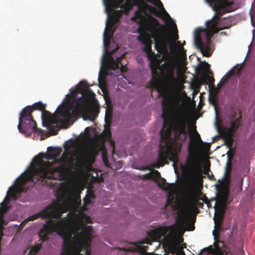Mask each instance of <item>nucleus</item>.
<instances>
[{
    "label": "nucleus",
    "mask_w": 255,
    "mask_h": 255,
    "mask_svg": "<svg viewBox=\"0 0 255 255\" xmlns=\"http://www.w3.org/2000/svg\"><path fill=\"white\" fill-rule=\"evenodd\" d=\"M64 205L55 202L48 205L41 211L30 216L26 219L33 221L39 218L48 219L38 232L42 242L47 241L49 236L53 233L57 234L63 240L62 255H79L84 249L86 255H90L91 242L94 233L91 226H82L75 224L72 229L69 227L70 213L67 217L62 218L64 212Z\"/></svg>",
    "instance_id": "nucleus-1"
},
{
    "label": "nucleus",
    "mask_w": 255,
    "mask_h": 255,
    "mask_svg": "<svg viewBox=\"0 0 255 255\" xmlns=\"http://www.w3.org/2000/svg\"><path fill=\"white\" fill-rule=\"evenodd\" d=\"M76 93L81 94L80 97H74L77 101L75 105L68 106L62 105L58 107L56 112L57 115H52L45 110L46 105L40 102L28 106L21 111L19 117L17 128L19 132L24 134H31L32 132H42V129L37 127V124L32 115L34 110H39L41 113L43 126L49 130L59 123H62V118L65 122H69L73 117H76L83 112L88 103L89 97L94 95V92L89 88L88 83L85 80L80 81L76 86Z\"/></svg>",
    "instance_id": "nucleus-2"
},
{
    "label": "nucleus",
    "mask_w": 255,
    "mask_h": 255,
    "mask_svg": "<svg viewBox=\"0 0 255 255\" xmlns=\"http://www.w3.org/2000/svg\"><path fill=\"white\" fill-rule=\"evenodd\" d=\"M146 0L156 6L160 11L154 7L144 3L139 7L138 10L135 12L132 20L137 22L140 27L146 31L139 34L137 40L144 45L142 50L148 55L154 54L151 49V38L155 41V48L157 51L167 52L168 37L164 31V25H160L157 19L150 14H147L146 11H148L158 17H161V14L167 18L171 17L165 9L160 0Z\"/></svg>",
    "instance_id": "nucleus-3"
},
{
    "label": "nucleus",
    "mask_w": 255,
    "mask_h": 255,
    "mask_svg": "<svg viewBox=\"0 0 255 255\" xmlns=\"http://www.w3.org/2000/svg\"><path fill=\"white\" fill-rule=\"evenodd\" d=\"M70 145H65V151L61 157L55 161H45L40 158L36 157L34 163L28 169L22 177L20 184L21 189L25 182L32 180L39 181V184L51 186V180H60L73 168L74 159L69 149Z\"/></svg>",
    "instance_id": "nucleus-4"
},
{
    "label": "nucleus",
    "mask_w": 255,
    "mask_h": 255,
    "mask_svg": "<svg viewBox=\"0 0 255 255\" xmlns=\"http://www.w3.org/2000/svg\"><path fill=\"white\" fill-rule=\"evenodd\" d=\"M215 11V16L206 22L208 28H198L195 32L194 43L200 49L204 56L209 57L211 55V38L214 34L219 31L228 29L231 26L228 18L220 20L221 17L226 12L233 11L232 5L233 2L227 0H206Z\"/></svg>",
    "instance_id": "nucleus-5"
},
{
    "label": "nucleus",
    "mask_w": 255,
    "mask_h": 255,
    "mask_svg": "<svg viewBox=\"0 0 255 255\" xmlns=\"http://www.w3.org/2000/svg\"><path fill=\"white\" fill-rule=\"evenodd\" d=\"M158 93L163 97L162 100L163 125L160 131V144L159 146V154L157 161L152 164V167L159 168L167 163V156L170 153V140L172 128L168 120L172 111L171 103L168 96L164 94L163 89L159 88Z\"/></svg>",
    "instance_id": "nucleus-6"
},
{
    "label": "nucleus",
    "mask_w": 255,
    "mask_h": 255,
    "mask_svg": "<svg viewBox=\"0 0 255 255\" xmlns=\"http://www.w3.org/2000/svg\"><path fill=\"white\" fill-rule=\"evenodd\" d=\"M160 53H166L161 59L153 58L150 61V67L151 70L152 78L151 81L152 86L157 88L159 85V79L157 77L159 72L163 77L166 83L169 86H172L175 83L174 77V70L176 66V61L175 58L171 56L167 52H158Z\"/></svg>",
    "instance_id": "nucleus-7"
},
{
    "label": "nucleus",
    "mask_w": 255,
    "mask_h": 255,
    "mask_svg": "<svg viewBox=\"0 0 255 255\" xmlns=\"http://www.w3.org/2000/svg\"><path fill=\"white\" fill-rule=\"evenodd\" d=\"M174 225L158 228L147 232L148 238L144 239L141 242L133 243L132 246L128 249L122 248L121 250L138 252L141 255H150V253L146 252L148 247L142 246V244L151 245L153 241H160L162 237L171 238L174 236Z\"/></svg>",
    "instance_id": "nucleus-8"
},
{
    "label": "nucleus",
    "mask_w": 255,
    "mask_h": 255,
    "mask_svg": "<svg viewBox=\"0 0 255 255\" xmlns=\"http://www.w3.org/2000/svg\"><path fill=\"white\" fill-rule=\"evenodd\" d=\"M226 116L230 121V127L223 128L220 131V132L225 144L230 150H231L234 143L233 137L239 127L242 125L243 119L241 112H239L237 118V111L233 105H231L227 108Z\"/></svg>",
    "instance_id": "nucleus-9"
},
{
    "label": "nucleus",
    "mask_w": 255,
    "mask_h": 255,
    "mask_svg": "<svg viewBox=\"0 0 255 255\" xmlns=\"http://www.w3.org/2000/svg\"><path fill=\"white\" fill-rule=\"evenodd\" d=\"M232 165L230 161L227 163L224 176L218 180V183L215 185L218 192L217 200L215 206V211H223L227 203L230 194V187L231 183V174Z\"/></svg>",
    "instance_id": "nucleus-10"
},
{
    "label": "nucleus",
    "mask_w": 255,
    "mask_h": 255,
    "mask_svg": "<svg viewBox=\"0 0 255 255\" xmlns=\"http://www.w3.org/2000/svg\"><path fill=\"white\" fill-rule=\"evenodd\" d=\"M195 136L190 133V142L188 146V155L185 162L188 170L196 179L202 176L201 166L198 155L196 152V140L202 141L200 134L196 129H194Z\"/></svg>",
    "instance_id": "nucleus-11"
},
{
    "label": "nucleus",
    "mask_w": 255,
    "mask_h": 255,
    "mask_svg": "<svg viewBox=\"0 0 255 255\" xmlns=\"http://www.w3.org/2000/svg\"><path fill=\"white\" fill-rule=\"evenodd\" d=\"M106 11L108 15V20L107 22V27L104 33V44L105 47H108L110 45V41L114 31H111L114 25L117 23L122 16L123 11L122 9L116 10L114 8L112 5L105 1Z\"/></svg>",
    "instance_id": "nucleus-12"
},
{
    "label": "nucleus",
    "mask_w": 255,
    "mask_h": 255,
    "mask_svg": "<svg viewBox=\"0 0 255 255\" xmlns=\"http://www.w3.org/2000/svg\"><path fill=\"white\" fill-rule=\"evenodd\" d=\"M186 123V119L183 115H179L174 121L173 128L174 138V140L179 144L180 147L182 146V143L187 137Z\"/></svg>",
    "instance_id": "nucleus-13"
},
{
    "label": "nucleus",
    "mask_w": 255,
    "mask_h": 255,
    "mask_svg": "<svg viewBox=\"0 0 255 255\" xmlns=\"http://www.w3.org/2000/svg\"><path fill=\"white\" fill-rule=\"evenodd\" d=\"M26 173H27V171L25 173L21 174V175L16 179V189H12L7 192V196L5 197L4 201L2 202V203H3V208H4L5 206L6 207H7V205L8 204L10 200L11 199H13L14 200L16 199L17 192L22 193V192H25L26 191V189L24 186L28 182H32L34 183V184H35L37 182H39V181H36V179L35 180V181H32V180L28 181L22 185V188L21 189L19 186L20 184L21 183V181H22V177L24 176H25V175L26 174Z\"/></svg>",
    "instance_id": "nucleus-14"
},
{
    "label": "nucleus",
    "mask_w": 255,
    "mask_h": 255,
    "mask_svg": "<svg viewBox=\"0 0 255 255\" xmlns=\"http://www.w3.org/2000/svg\"><path fill=\"white\" fill-rule=\"evenodd\" d=\"M215 242L213 245L204 248V250H208V254L212 255H232L224 242L217 239L215 231L213 232Z\"/></svg>",
    "instance_id": "nucleus-15"
},
{
    "label": "nucleus",
    "mask_w": 255,
    "mask_h": 255,
    "mask_svg": "<svg viewBox=\"0 0 255 255\" xmlns=\"http://www.w3.org/2000/svg\"><path fill=\"white\" fill-rule=\"evenodd\" d=\"M76 155L77 157L75 166L77 168L82 169L91 166L95 161L94 155L90 152H85L82 153L79 157L76 152Z\"/></svg>",
    "instance_id": "nucleus-16"
},
{
    "label": "nucleus",
    "mask_w": 255,
    "mask_h": 255,
    "mask_svg": "<svg viewBox=\"0 0 255 255\" xmlns=\"http://www.w3.org/2000/svg\"><path fill=\"white\" fill-rule=\"evenodd\" d=\"M62 152V150L60 147H48L47 148L46 153H42L39 154L40 156H37L34 157L33 160V162L31 163V166L29 169L34 163V160L36 157L40 158L42 160V159H45L46 160H53V161H55L57 159H58V157H59Z\"/></svg>",
    "instance_id": "nucleus-17"
},
{
    "label": "nucleus",
    "mask_w": 255,
    "mask_h": 255,
    "mask_svg": "<svg viewBox=\"0 0 255 255\" xmlns=\"http://www.w3.org/2000/svg\"><path fill=\"white\" fill-rule=\"evenodd\" d=\"M117 49L112 51L110 54L106 56L104 60V62L106 64L108 68L112 70H115L119 68L120 64H121V71L124 72L126 70V67L123 65L121 63V60L124 58L125 55H123L121 57L117 58L116 60H115L113 57L111 55L113 54Z\"/></svg>",
    "instance_id": "nucleus-18"
},
{
    "label": "nucleus",
    "mask_w": 255,
    "mask_h": 255,
    "mask_svg": "<svg viewBox=\"0 0 255 255\" xmlns=\"http://www.w3.org/2000/svg\"><path fill=\"white\" fill-rule=\"evenodd\" d=\"M152 179L155 180L158 186L165 191H170L171 190V186L170 184L166 182V180L161 177L160 173L158 171L154 170L152 171Z\"/></svg>",
    "instance_id": "nucleus-19"
},
{
    "label": "nucleus",
    "mask_w": 255,
    "mask_h": 255,
    "mask_svg": "<svg viewBox=\"0 0 255 255\" xmlns=\"http://www.w3.org/2000/svg\"><path fill=\"white\" fill-rule=\"evenodd\" d=\"M106 2L112 5L114 8H123L128 10L131 7V5L127 0H119L118 2L107 0Z\"/></svg>",
    "instance_id": "nucleus-20"
},
{
    "label": "nucleus",
    "mask_w": 255,
    "mask_h": 255,
    "mask_svg": "<svg viewBox=\"0 0 255 255\" xmlns=\"http://www.w3.org/2000/svg\"><path fill=\"white\" fill-rule=\"evenodd\" d=\"M178 244L173 241H170L168 243V250L170 253L176 255H180V254H184L182 251H180L178 249Z\"/></svg>",
    "instance_id": "nucleus-21"
},
{
    "label": "nucleus",
    "mask_w": 255,
    "mask_h": 255,
    "mask_svg": "<svg viewBox=\"0 0 255 255\" xmlns=\"http://www.w3.org/2000/svg\"><path fill=\"white\" fill-rule=\"evenodd\" d=\"M242 68V65H237L230 72L228 73V74L230 75V77L233 76H239Z\"/></svg>",
    "instance_id": "nucleus-22"
},
{
    "label": "nucleus",
    "mask_w": 255,
    "mask_h": 255,
    "mask_svg": "<svg viewBox=\"0 0 255 255\" xmlns=\"http://www.w3.org/2000/svg\"><path fill=\"white\" fill-rule=\"evenodd\" d=\"M230 77V75L227 73L222 78V79L221 80V81L217 85V93H218L219 91V90L221 89L222 86L226 83V82L228 81Z\"/></svg>",
    "instance_id": "nucleus-23"
},
{
    "label": "nucleus",
    "mask_w": 255,
    "mask_h": 255,
    "mask_svg": "<svg viewBox=\"0 0 255 255\" xmlns=\"http://www.w3.org/2000/svg\"><path fill=\"white\" fill-rule=\"evenodd\" d=\"M171 147H170V153L168 156H167V158H168L170 160L175 162V161L178 160V155L177 153L175 152H172L171 151V148L172 146V139L171 137L170 140Z\"/></svg>",
    "instance_id": "nucleus-24"
},
{
    "label": "nucleus",
    "mask_w": 255,
    "mask_h": 255,
    "mask_svg": "<svg viewBox=\"0 0 255 255\" xmlns=\"http://www.w3.org/2000/svg\"><path fill=\"white\" fill-rule=\"evenodd\" d=\"M112 118V111L111 109H108L106 110L105 115V122L107 125H110Z\"/></svg>",
    "instance_id": "nucleus-25"
},
{
    "label": "nucleus",
    "mask_w": 255,
    "mask_h": 255,
    "mask_svg": "<svg viewBox=\"0 0 255 255\" xmlns=\"http://www.w3.org/2000/svg\"><path fill=\"white\" fill-rule=\"evenodd\" d=\"M7 210L8 207H6L5 206V207L3 208V203H1L0 208V223L3 222L4 214L7 212Z\"/></svg>",
    "instance_id": "nucleus-26"
},
{
    "label": "nucleus",
    "mask_w": 255,
    "mask_h": 255,
    "mask_svg": "<svg viewBox=\"0 0 255 255\" xmlns=\"http://www.w3.org/2000/svg\"><path fill=\"white\" fill-rule=\"evenodd\" d=\"M41 243L36 244L34 247H33L31 249L29 252L30 254L31 255H35L41 249Z\"/></svg>",
    "instance_id": "nucleus-27"
},
{
    "label": "nucleus",
    "mask_w": 255,
    "mask_h": 255,
    "mask_svg": "<svg viewBox=\"0 0 255 255\" xmlns=\"http://www.w3.org/2000/svg\"><path fill=\"white\" fill-rule=\"evenodd\" d=\"M173 33L172 34V37L173 42L174 43L179 39V36L178 35V30H177V26L174 22L173 23Z\"/></svg>",
    "instance_id": "nucleus-28"
},
{
    "label": "nucleus",
    "mask_w": 255,
    "mask_h": 255,
    "mask_svg": "<svg viewBox=\"0 0 255 255\" xmlns=\"http://www.w3.org/2000/svg\"><path fill=\"white\" fill-rule=\"evenodd\" d=\"M95 196L92 192L88 193L86 197L84 199V202L85 205L91 203V199L95 198Z\"/></svg>",
    "instance_id": "nucleus-29"
},
{
    "label": "nucleus",
    "mask_w": 255,
    "mask_h": 255,
    "mask_svg": "<svg viewBox=\"0 0 255 255\" xmlns=\"http://www.w3.org/2000/svg\"><path fill=\"white\" fill-rule=\"evenodd\" d=\"M189 211L188 208L185 209L182 212L181 218L183 222H185L188 219Z\"/></svg>",
    "instance_id": "nucleus-30"
},
{
    "label": "nucleus",
    "mask_w": 255,
    "mask_h": 255,
    "mask_svg": "<svg viewBox=\"0 0 255 255\" xmlns=\"http://www.w3.org/2000/svg\"><path fill=\"white\" fill-rule=\"evenodd\" d=\"M215 221V229L218 231H220L222 229V219L220 218L218 220L214 218Z\"/></svg>",
    "instance_id": "nucleus-31"
},
{
    "label": "nucleus",
    "mask_w": 255,
    "mask_h": 255,
    "mask_svg": "<svg viewBox=\"0 0 255 255\" xmlns=\"http://www.w3.org/2000/svg\"><path fill=\"white\" fill-rule=\"evenodd\" d=\"M209 101L211 103L215 106L217 102V94H211L209 97Z\"/></svg>",
    "instance_id": "nucleus-32"
},
{
    "label": "nucleus",
    "mask_w": 255,
    "mask_h": 255,
    "mask_svg": "<svg viewBox=\"0 0 255 255\" xmlns=\"http://www.w3.org/2000/svg\"><path fill=\"white\" fill-rule=\"evenodd\" d=\"M179 54L182 58H186V52L183 47L180 48Z\"/></svg>",
    "instance_id": "nucleus-33"
},
{
    "label": "nucleus",
    "mask_w": 255,
    "mask_h": 255,
    "mask_svg": "<svg viewBox=\"0 0 255 255\" xmlns=\"http://www.w3.org/2000/svg\"><path fill=\"white\" fill-rule=\"evenodd\" d=\"M243 180V178H242L240 182L236 185L237 187L238 188V192H241L242 191Z\"/></svg>",
    "instance_id": "nucleus-34"
},
{
    "label": "nucleus",
    "mask_w": 255,
    "mask_h": 255,
    "mask_svg": "<svg viewBox=\"0 0 255 255\" xmlns=\"http://www.w3.org/2000/svg\"><path fill=\"white\" fill-rule=\"evenodd\" d=\"M207 78L208 79V83L209 84H213L214 83L215 80L213 77L207 75Z\"/></svg>",
    "instance_id": "nucleus-35"
},
{
    "label": "nucleus",
    "mask_w": 255,
    "mask_h": 255,
    "mask_svg": "<svg viewBox=\"0 0 255 255\" xmlns=\"http://www.w3.org/2000/svg\"><path fill=\"white\" fill-rule=\"evenodd\" d=\"M152 171L151 172H149L144 175V177L145 179H152Z\"/></svg>",
    "instance_id": "nucleus-36"
},
{
    "label": "nucleus",
    "mask_w": 255,
    "mask_h": 255,
    "mask_svg": "<svg viewBox=\"0 0 255 255\" xmlns=\"http://www.w3.org/2000/svg\"><path fill=\"white\" fill-rule=\"evenodd\" d=\"M209 168H205V172H204V174H206L208 173L209 172Z\"/></svg>",
    "instance_id": "nucleus-37"
},
{
    "label": "nucleus",
    "mask_w": 255,
    "mask_h": 255,
    "mask_svg": "<svg viewBox=\"0 0 255 255\" xmlns=\"http://www.w3.org/2000/svg\"><path fill=\"white\" fill-rule=\"evenodd\" d=\"M203 252H207L208 254V250H204V248L202 250L200 254H201Z\"/></svg>",
    "instance_id": "nucleus-38"
},
{
    "label": "nucleus",
    "mask_w": 255,
    "mask_h": 255,
    "mask_svg": "<svg viewBox=\"0 0 255 255\" xmlns=\"http://www.w3.org/2000/svg\"><path fill=\"white\" fill-rule=\"evenodd\" d=\"M0 234H1V235L0 236V242H1V236H2V232H0Z\"/></svg>",
    "instance_id": "nucleus-39"
},
{
    "label": "nucleus",
    "mask_w": 255,
    "mask_h": 255,
    "mask_svg": "<svg viewBox=\"0 0 255 255\" xmlns=\"http://www.w3.org/2000/svg\"><path fill=\"white\" fill-rule=\"evenodd\" d=\"M172 47H173L172 45H170V47L171 50H172Z\"/></svg>",
    "instance_id": "nucleus-40"
},
{
    "label": "nucleus",
    "mask_w": 255,
    "mask_h": 255,
    "mask_svg": "<svg viewBox=\"0 0 255 255\" xmlns=\"http://www.w3.org/2000/svg\"><path fill=\"white\" fill-rule=\"evenodd\" d=\"M169 201H170V199H169V198H168V199H167V202H169Z\"/></svg>",
    "instance_id": "nucleus-41"
},
{
    "label": "nucleus",
    "mask_w": 255,
    "mask_h": 255,
    "mask_svg": "<svg viewBox=\"0 0 255 255\" xmlns=\"http://www.w3.org/2000/svg\"><path fill=\"white\" fill-rule=\"evenodd\" d=\"M70 220L71 221H73V219L72 217L71 218Z\"/></svg>",
    "instance_id": "nucleus-42"
},
{
    "label": "nucleus",
    "mask_w": 255,
    "mask_h": 255,
    "mask_svg": "<svg viewBox=\"0 0 255 255\" xmlns=\"http://www.w3.org/2000/svg\"><path fill=\"white\" fill-rule=\"evenodd\" d=\"M177 43H178V44H180V42L179 41H178L177 42Z\"/></svg>",
    "instance_id": "nucleus-43"
},
{
    "label": "nucleus",
    "mask_w": 255,
    "mask_h": 255,
    "mask_svg": "<svg viewBox=\"0 0 255 255\" xmlns=\"http://www.w3.org/2000/svg\"><path fill=\"white\" fill-rule=\"evenodd\" d=\"M183 44H185V41H183Z\"/></svg>",
    "instance_id": "nucleus-44"
},
{
    "label": "nucleus",
    "mask_w": 255,
    "mask_h": 255,
    "mask_svg": "<svg viewBox=\"0 0 255 255\" xmlns=\"http://www.w3.org/2000/svg\"><path fill=\"white\" fill-rule=\"evenodd\" d=\"M194 227H193V229H191L190 230H191V231H193V230H194Z\"/></svg>",
    "instance_id": "nucleus-45"
},
{
    "label": "nucleus",
    "mask_w": 255,
    "mask_h": 255,
    "mask_svg": "<svg viewBox=\"0 0 255 255\" xmlns=\"http://www.w3.org/2000/svg\"><path fill=\"white\" fill-rule=\"evenodd\" d=\"M57 133V132H55L53 134H56Z\"/></svg>",
    "instance_id": "nucleus-46"
},
{
    "label": "nucleus",
    "mask_w": 255,
    "mask_h": 255,
    "mask_svg": "<svg viewBox=\"0 0 255 255\" xmlns=\"http://www.w3.org/2000/svg\"><path fill=\"white\" fill-rule=\"evenodd\" d=\"M88 219V220H90V219L89 217H88V219Z\"/></svg>",
    "instance_id": "nucleus-47"
},
{
    "label": "nucleus",
    "mask_w": 255,
    "mask_h": 255,
    "mask_svg": "<svg viewBox=\"0 0 255 255\" xmlns=\"http://www.w3.org/2000/svg\"><path fill=\"white\" fill-rule=\"evenodd\" d=\"M201 255L200 254V255Z\"/></svg>",
    "instance_id": "nucleus-48"
}]
</instances>
